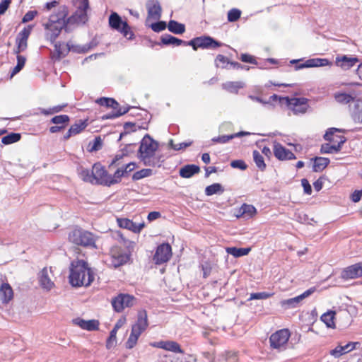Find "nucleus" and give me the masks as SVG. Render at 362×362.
Masks as SVG:
<instances>
[{"label":"nucleus","instance_id":"f257e3e1","mask_svg":"<svg viewBox=\"0 0 362 362\" xmlns=\"http://www.w3.org/2000/svg\"><path fill=\"white\" fill-rule=\"evenodd\" d=\"M69 272V283L74 287L89 286L94 280L93 271L83 259L72 261Z\"/></svg>","mask_w":362,"mask_h":362},{"label":"nucleus","instance_id":"f03ea898","mask_svg":"<svg viewBox=\"0 0 362 362\" xmlns=\"http://www.w3.org/2000/svg\"><path fill=\"white\" fill-rule=\"evenodd\" d=\"M68 14V8L64 6L59 9L57 13L52 14L48 21L43 24L47 30V38L50 42H54L56 40L62 29H64L66 32L69 31L68 23L66 21Z\"/></svg>","mask_w":362,"mask_h":362},{"label":"nucleus","instance_id":"7ed1b4c3","mask_svg":"<svg viewBox=\"0 0 362 362\" xmlns=\"http://www.w3.org/2000/svg\"><path fill=\"white\" fill-rule=\"evenodd\" d=\"M158 148V143L147 134L141 141L137 157L145 166L155 167L157 164L155 154Z\"/></svg>","mask_w":362,"mask_h":362},{"label":"nucleus","instance_id":"20e7f679","mask_svg":"<svg viewBox=\"0 0 362 362\" xmlns=\"http://www.w3.org/2000/svg\"><path fill=\"white\" fill-rule=\"evenodd\" d=\"M68 239L76 245L85 247H96V238L95 235L92 233L81 228H76L70 231Z\"/></svg>","mask_w":362,"mask_h":362},{"label":"nucleus","instance_id":"39448f33","mask_svg":"<svg viewBox=\"0 0 362 362\" xmlns=\"http://www.w3.org/2000/svg\"><path fill=\"white\" fill-rule=\"evenodd\" d=\"M76 1L78 3L76 11L71 16L66 18V21L68 25H83L88 21V16L87 14V11L89 8L88 0Z\"/></svg>","mask_w":362,"mask_h":362},{"label":"nucleus","instance_id":"423d86ee","mask_svg":"<svg viewBox=\"0 0 362 362\" xmlns=\"http://www.w3.org/2000/svg\"><path fill=\"white\" fill-rule=\"evenodd\" d=\"M110 26L119 31L124 37L129 40L134 38V34L131 30L130 26L127 22L122 21L121 17L117 13H112L109 17Z\"/></svg>","mask_w":362,"mask_h":362},{"label":"nucleus","instance_id":"0eeeda50","mask_svg":"<svg viewBox=\"0 0 362 362\" xmlns=\"http://www.w3.org/2000/svg\"><path fill=\"white\" fill-rule=\"evenodd\" d=\"M223 44L216 41L210 36L197 37L187 42V45L192 47L194 50L198 48L202 49H215L222 46Z\"/></svg>","mask_w":362,"mask_h":362},{"label":"nucleus","instance_id":"6e6552de","mask_svg":"<svg viewBox=\"0 0 362 362\" xmlns=\"http://www.w3.org/2000/svg\"><path fill=\"white\" fill-rule=\"evenodd\" d=\"M136 301L134 296L127 293H119L112 298L111 304L116 313H121L127 308L132 307Z\"/></svg>","mask_w":362,"mask_h":362},{"label":"nucleus","instance_id":"1a4fd4ad","mask_svg":"<svg viewBox=\"0 0 362 362\" xmlns=\"http://www.w3.org/2000/svg\"><path fill=\"white\" fill-rule=\"evenodd\" d=\"M290 337V332L288 329H282L273 333L269 337L270 346L275 349L284 347Z\"/></svg>","mask_w":362,"mask_h":362},{"label":"nucleus","instance_id":"9d476101","mask_svg":"<svg viewBox=\"0 0 362 362\" xmlns=\"http://www.w3.org/2000/svg\"><path fill=\"white\" fill-rule=\"evenodd\" d=\"M284 99L286 105L292 109L295 114H303L309 107L308 99L305 98H289L288 97H285Z\"/></svg>","mask_w":362,"mask_h":362},{"label":"nucleus","instance_id":"9b49d317","mask_svg":"<svg viewBox=\"0 0 362 362\" xmlns=\"http://www.w3.org/2000/svg\"><path fill=\"white\" fill-rule=\"evenodd\" d=\"M315 291L316 287H311L298 296L286 300H282L280 302V304L285 309L297 308L303 299L311 296Z\"/></svg>","mask_w":362,"mask_h":362},{"label":"nucleus","instance_id":"f8f14e48","mask_svg":"<svg viewBox=\"0 0 362 362\" xmlns=\"http://www.w3.org/2000/svg\"><path fill=\"white\" fill-rule=\"evenodd\" d=\"M172 256V248L168 243H162L157 247L153 255V261L156 264L167 262Z\"/></svg>","mask_w":362,"mask_h":362},{"label":"nucleus","instance_id":"ddd939ff","mask_svg":"<svg viewBox=\"0 0 362 362\" xmlns=\"http://www.w3.org/2000/svg\"><path fill=\"white\" fill-rule=\"evenodd\" d=\"M300 59H293L291 64H296L295 69L299 70L304 68L321 67L330 64L327 59L313 58L306 60L304 63H300Z\"/></svg>","mask_w":362,"mask_h":362},{"label":"nucleus","instance_id":"4468645a","mask_svg":"<svg viewBox=\"0 0 362 362\" xmlns=\"http://www.w3.org/2000/svg\"><path fill=\"white\" fill-rule=\"evenodd\" d=\"M32 30L31 26L25 27L16 37V42L17 47L13 49L14 54H20V52L26 49L28 47V39L30 35Z\"/></svg>","mask_w":362,"mask_h":362},{"label":"nucleus","instance_id":"2eb2a0df","mask_svg":"<svg viewBox=\"0 0 362 362\" xmlns=\"http://www.w3.org/2000/svg\"><path fill=\"white\" fill-rule=\"evenodd\" d=\"M94 175V184L108 187L109 175L105 168L99 163L93 165Z\"/></svg>","mask_w":362,"mask_h":362},{"label":"nucleus","instance_id":"dca6fc26","mask_svg":"<svg viewBox=\"0 0 362 362\" xmlns=\"http://www.w3.org/2000/svg\"><path fill=\"white\" fill-rule=\"evenodd\" d=\"M344 280L357 279L362 276V262L344 268L340 275Z\"/></svg>","mask_w":362,"mask_h":362},{"label":"nucleus","instance_id":"f3484780","mask_svg":"<svg viewBox=\"0 0 362 362\" xmlns=\"http://www.w3.org/2000/svg\"><path fill=\"white\" fill-rule=\"evenodd\" d=\"M148 18L158 21L161 18L162 7L158 0H148L146 2Z\"/></svg>","mask_w":362,"mask_h":362},{"label":"nucleus","instance_id":"a211bd4d","mask_svg":"<svg viewBox=\"0 0 362 362\" xmlns=\"http://www.w3.org/2000/svg\"><path fill=\"white\" fill-rule=\"evenodd\" d=\"M274 154L275 157L280 160H293L296 158L292 151L278 142H274Z\"/></svg>","mask_w":362,"mask_h":362},{"label":"nucleus","instance_id":"6ab92c4d","mask_svg":"<svg viewBox=\"0 0 362 362\" xmlns=\"http://www.w3.org/2000/svg\"><path fill=\"white\" fill-rule=\"evenodd\" d=\"M148 326L147 312L145 310H141L137 313V320L132 326V329L141 334L147 329Z\"/></svg>","mask_w":362,"mask_h":362},{"label":"nucleus","instance_id":"aec40b11","mask_svg":"<svg viewBox=\"0 0 362 362\" xmlns=\"http://www.w3.org/2000/svg\"><path fill=\"white\" fill-rule=\"evenodd\" d=\"M339 141H337V144H330L328 143L323 144L320 148V152L322 153H338L341 151L342 145L346 142V139L344 136H338Z\"/></svg>","mask_w":362,"mask_h":362},{"label":"nucleus","instance_id":"412c9836","mask_svg":"<svg viewBox=\"0 0 362 362\" xmlns=\"http://www.w3.org/2000/svg\"><path fill=\"white\" fill-rule=\"evenodd\" d=\"M73 323L81 329L88 331H95L99 329V321L97 320H85L80 317L73 320Z\"/></svg>","mask_w":362,"mask_h":362},{"label":"nucleus","instance_id":"4be33fe9","mask_svg":"<svg viewBox=\"0 0 362 362\" xmlns=\"http://www.w3.org/2000/svg\"><path fill=\"white\" fill-rule=\"evenodd\" d=\"M188 41H185L181 39L177 38L169 34L162 35L160 37V42H157L158 45H173V46H180V45H187Z\"/></svg>","mask_w":362,"mask_h":362},{"label":"nucleus","instance_id":"5701e85b","mask_svg":"<svg viewBox=\"0 0 362 362\" xmlns=\"http://www.w3.org/2000/svg\"><path fill=\"white\" fill-rule=\"evenodd\" d=\"M358 344H359V342H349L345 346H337L335 349L331 350L329 354L334 358H339L341 356L355 349Z\"/></svg>","mask_w":362,"mask_h":362},{"label":"nucleus","instance_id":"b1692460","mask_svg":"<svg viewBox=\"0 0 362 362\" xmlns=\"http://www.w3.org/2000/svg\"><path fill=\"white\" fill-rule=\"evenodd\" d=\"M358 59L356 57H349L346 55L337 57L336 58V64L344 69H349L353 67Z\"/></svg>","mask_w":362,"mask_h":362},{"label":"nucleus","instance_id":"393cba45","mask_svg":"<svg viewBox=\"0 0 362 362\" xmlns=\"http://www.w3.org/2000/svg\"><path fill=\"white\" fill-rule=\"evenodd\" d=\"M200 168L194 164H188L180 169L179 174L183 178H189L194 175L199 173Z\"/></svg>","mask_w":362,"mask_h":362},{"label":"nucleus","instance_id":"a878e982","mask_svg":"<svg viewBox=\"0 0 362 362\" xmlns=\"http://www.w3.org/2000/svg\"><path fill=\"white\" fill-rule=\"evenodd\" d=\"M0 297L3 303H8L13 299V291L8 284L4 283L1 285L0 288Z\"/></svg>","mask_w":362,"mask_h":362},{"label":"nucleus","instance_id":"bb28decb","mask_svg":"<svg viewBox=\"0 0 362 362\" xmlns=\"http://www.w3.org/2000/svg\"><path fill=\"white\" fill-rule=\"evenodd\" d=\"M351 117L356 123L362 124V100L355 101L351 110Z\"/></svg>","mask_w":362,"mask_h":362},{"label":"nucleus","instance_id":"cd10ccee","mask_svg":"<svg viewBox=\"0 0 362 362\" xmlns=\"http://www.w3.org/2000/svg\"><path fill=\"white\" fill-rule=\"evenodd\" d=\"M66 46L68 47V50L70 52H73L75 53H86L91 48L95 46V44H93L92 42L83 45H74L71 42H67Z\"/></svg>","mask_w":362,"mask_h":362},{"label":"nucleus","instance_id":"c85d7f7f","mask_svg":"<svg viewBox=\"0 0 362 362\" xmlns=\"http://www.w3.org/2000/svg\"><path fill=\"white\" fill-rule=\"evenodd\" d=\"M77 173L79 177L83 182L94 184L93 168L90 170L89 169L84 168L82 166H79L77 168Z\"/></svg>","mask_w":362,"mask_h":362},{"label":"nucleus","instance_id":"c756f323","mask_svg":"<svg viewBox=\"0 0 362 362\" xmlns=\"http://www.w3.org/2000/svg\"><path fill=\"white\" fill-rule=\"evenodd\" d=\"M39 281L40 286L47 291L51 290L54 286V283L49 279L48 272L46 268L42 269L40 272L39 276Z\"/></svg>","mask_w":362,"mask_h":362},{"label":"nucleus","instance_id":"7c9ffc66","mask_svg":"<svg viewBox=\"0 0 362 362\" xmlns=\"http://www.w3.org/2000/svg\"><path fill=\"white\" fill-rule=\"evenodd\" d=\"M314 161L313 170L314 172L322 171L329 163L330 160L327 158L315 157L313 159Z\"/></svg>","mask_w":362,"mask_h":362},{"label":"nucleus","instance_id":"2f4dec72","mask_svg":"<svg viewBox=\"0 0 362 362\" xmlns=\"http://www.w3.org/2000/svg\"><path fill=\"white\" fill-rule=\"evenodd\" d=\"M168 29L174 34L181 35L185 32V25L175 20H170L168 23Z\"/></svg>","mask_w":362,"mask_h":362},{"label":"nucleus","instance_id":"473e14b6","mask_svg":"<svg viewBox=\"0 0 362 362\" xmlns=\"http://www.w3.org/2000/svg\"><path fill=\"white\" fill-rule=\"evenodd\" d=\"M226 252L229 255H233L235 257H240L248 255L251 251L250 247H230L226 249Z\"/></svg>","mask_w":362,"mask_h":362},{"label":"nucleus","instance_id":"72a5a7b5","mask_svg":"<svg viewBox=\"0 0 362 362\" xmlns=\"http://www.w3.org/2000/svg\"><path fill=\"white\" fill-rule=\"evenodd\" d=\"M336 312L333 310H328L321 316V320L329 328H335L334 316Z\"/></svg>","mask_w":362,"mask_h":362},{"label":"nucleus","instance_id":"f704fd0d","mask_svg":"<svg viewBox=\"0 0 362 362\" xmlns=\"http://www.w3.org/2000/svg\"><path fill=\"white\" fill-rule=\"evenodd\" d=\"M129 259V256L127 254L122 253L117 256L112 255L111 257V265L115 268H117L126 264Z\"/></svg>","mask_w":362,"mask_h":362},{"label":"nucleus","instance_id":"c9c22d12","mask_svg":"<svg viewBox=\"0 0 362 362\" xmlns=\"http://www.w3.org/2000/svg\"><path fill=\"white\" fill-rule=\"evenodd\" d=\"M96 103L101 106L111 107L113 110H117L119 107V103L111 98H100L96 100Z\"/></svg>","mask_w":362,"mask_h":362},{"label":"nucleus","instance_id":"e433bc0d","mask_svg":"<svg viewBox=\"0 0 362 362\" xmlns=\"http://www.w3.org/2000/svg\"><path fill=\"white\" fill-rule=\"evenodd\" d=\"M343 132V130L341 129H337L334 127L329 128L327 130L326 133L323 136L324 139L329 142L337 143V141H339V139L337 136H340L341 135H334V134L336 132Z\"/></svg>","mask_w":362,"mask_h":362},{"label":"nucleus","instance_id":"4c0bfd02","mask_svg":"<svg viewBox=\"0 0 362 362\" xmlns=\"http://www.w3.org/2000/svg\"><path fill=\"white\" fill-rule=\"evenodd\" d=\"M141 129V127L139 125H137L136 123L131 122H125L124 124V131L120 134L118 141H120L122 137L127 135L128 134H130L131 132H134L137 129Z\"/></svg>","mask_w":362,"mask_h":362},{"label":"nucleus","instance_id":"58836bf2","mask_svg":"<svg viewBox=\"0 0 362 362\" xmlns=\"http://www.w3.org/2000/svg\"><path fill=\"white\" fill-rule=\"evenodd\" d=\"M223 192L224 188L219 183H214L205 188V194L206 196H211L215 194H222Z\"/></svg>","mask_w":362,"mask_h":362},{"label":"nucleus","instance_id":"ea45409f","mask_svg":"<svg viewBox=\"0 0 362 362\" xmlns=\"http://www.w3.org/2000/svg\"><path fill=\"white\" fill-rule=\"evenodd\" d=\"M126 175L123 171V168H118L114 173L113 175H109L108 187L119 183L121 181L122 177H125Z\"/></svg>","mask_w":362,"mask_h":362},{"label":"nucleus","instance_id":"a19ab883","mask_svg":"<svg viewBox=\"0 0 362 362\" xmlns=\"http://www.w3.org/2000/svg\"><path fill=\"white\" fill-rule=\"evenodd\" d=\"M253 160L259 168V170L264 171L266 169V164L262 154L257 150H254L252 152Z\"/></svg>","mask_w":362,"mask_h":362},{"label":"nucleus","instance_id":"79ce46f5","mask_svg":"<svg viewBox=\"0 0 362 362\" xmlns=\"http://www.w3.org/2000/svg\"><path fill=\"white\" fill-rule=\"evenodd\" d=\"M141 334L136 332L135 330H131L130 335L127 339V341L125 343V346L128 349H133L138 341L139 337H140Z\"/></svg>","mask_w":362,"mask_h":362},{"label":"nucleus","instance_id":"37998d69","mask_svg":"<svg viewBox=\"0 0 362 362\" xmlns=\"http://www.w3.org/2000/svg\"><path fill=\"white\" fill-rule=\"evenodd\" d=\"M244 87V83L240 81L227 82L223 84V88L231 92L237 93L238 90Z\"/></svg>","mask_w":362,"mask_h":362},{"label":"nucleus","instance_id":"c03bdc74","mask_svg":"<svg viewBox=\"0 0 362 362\" xmlns=\"http://www.w3.org/2000/svg\"><path fill=\"white\" fill-rule=\"evenodd\" d=\"M21 135L19 133H10L1 139V142L4 145H9L20 141Z\"/></svg>","mask_w":362,"mask_h":362},{"label":"nucleus","instance_id":"a18cd8bd","mask_svg":"<svg viewBox=\"0 0 362 362\" xmlns=\"http://www.w3.org/2000/svg\"><path fill=\"white\" fill-rule=\"evenodd\" d=\"M88 123L86 120H78L77 122L74 124L69 128L74 135H76L81 132L86 127Z\"/></svg>","mask_w":362,"mask_h":362},{"label":"nucleus","instance_id":"49530a36","mask_svg":"<svg viewBox=\"0 0 362 362\" xmlns=\"http://www.w3.org/2000/svg\"><path fill=\"white\" fill-rule=\"evenodd\" d=\"M241 216H245L247 218L252 217L256 213V209L250 204H243L240 209Z\"/></svg>","mask_w":362,"mask_h":362},{"label":"nucleus","instance_id":"de8ad7c7","mask_svg":"<svg viewBox=\"0 0 362 362\" xmlns=\"http://www.w3.org/2000/svg\"><path fill=\"white\" fill-rule=\"evenodd\" d=\"M152 170L149 168H145L135 172L132 175L133 180H139L142 178L149 177L152 175Z\"/></svg>","mask_w":362,"mask_h":362},{"label":"nucleus","instance_id":"09e8293b","mask_svg":"<svg viewBox=\"0 0 362 362\" xmlns=\"http://www.w3.org/2000/svg\"><path fill=\"white\" fill-rule=\"evenodd\" d=\"M165 350L176 354H184L180 345L175 341H167Z\"/></svg>","mask_w":362,"mask_h":362},{"label":"nucleus","instance_id":"8fccbe9b","mask_svg":"<svg viewBox=\"0 0 362 362\" xmlns=\"http://www.w3.org/2000/svg\"><path fill=\"white\" fill-rule=\"evenodd\" d=\"M69 122V117L66 115L54 116L51 119V122L57 125H66Z\"/></svg>","mask_w":362,"mask_h":362},{"label":"nucleus","instance_id":"3c124183","mask_svg":"<svg viewBox=\"0 0 362 362\" xmlns=\"http://www.w3.org/2000/svg\"><path fill=\"white\" fill-rule=\"evenodd\" d=\"M335 100L340 103L347 104L354 100V98L347 93H337L335 94Z\"/></svg>","mask_w":362,"mask_h":362},{"label":"nucleus","instance_id":"603ef678","mask_svg":"<svg viewBox=\"0 0 362 362\" xmlns=\"http://www.w3.org/2000/svg\"><path fill=\"white\" fill-rule=\"evenodd\" d=\"M117 332L115 329H112L110 333V336L106 341V348L110 349L114 347L116 344V335Z\"/></svg>","mask_w":362,"mask_h":362},{"label":"nucleus","instance_id":"864d4df0","mask_svg":"<svg viewBox=\"0 0 362 362\" xmlns=\"http://www.w3.org/2000/svg\"><path fill=\"white\" fill-rule=\"evenodd\" d=\"M241 11L238 8H232L228 13V21L229 22H235L240 18Z\"/></svg>","mask_w":362,"mask_h":362},{"label":"nucleus","instance_id":"5fc2aeb1","mask_svg":"<svg viewBox=\"0 0 362 362\" xmlns=\"http://www.w3.org/2000/svg\"><path fill=\"white\" fill-rule=\"evenodd\" d=\"M150 27L154 32L159 33L164 30L168 27V24L165 21L158 20V21L153 23Z\"/></svg>","mask_w":362,"mask_h":362},{"label":"nucleus","instance_id":"6e6d98bb","mask_svg":"<svg viewBox=\"0 0 362 362\" xmlns=\"http://www.w3.org/2000/svg\"><path fill=\"white\" fill-rule=\"evenodd\" d=\"M117 223L120 228L130 230H132V228L134 226V222L132 221L124 218H117Z\"/></svg>","mask_w":362,"mask_h":362},{"label":"nucleus","instance_id":"4d7b16f0","mask_svg":"<svg viewBox=\"0 0 362 362\" xmlns=\"http://www.w3.org/2000/svg\"><path fill=\"white\" fill-rule=\"evenodd\" d=\"M229 62L230 61L228 59V58L222 54H218L215 59L216 66L218 67L219 63H221V68L223 69H227V65L229 64Z\"/></svg>","mask_w":362,"mask_h":362},{"label":"nucleus","instance_id":"13d9d810","mask_svg":"<svg viewBox=\"0 0 362 362\" xmlns=\"http://www.w3.org/2000/svg\"><path fill=\"white\" fill-rule=\"evenodd\" d=\"M271 296L272 294L267 292L252 293L248 300L267 299Z\"/></svg>","mask_w":362,"mask_h":362},{"label":"nucleus","instance_id":"bf43d9fd","mask_svg":"<svg viewBox=\"0 0 362 362\" xmlns=\"http://www.w3.org/2000/svg\"><path fill=\"white\" fill-rule=\"evenodd\" d=\"M102 146H103V141H102L100 136H96L93 139V144L90 146V148L89 151L90 152L97 151L100 150L102 148Z\"/></svg>","mask_w":362,"mask_h":362},{"label":"nucleus","instance_id":"052dcab7","mask_svg":"<svg viewBox=\"0 0 362 362\" xmlns=\"http://www.w3.org/2000/svg\"><path fill=\"white\" fill-rule=\"evenodd\" d=\"M233 136L230 135H221L212 138L211 141L214 143L226 144L233 139Z\"/></svg>","mask_w":362,"mask_h":362},{"label":"nucleus","instance_id":"680f3d73","mask_svg":"<svg viewBox=\"0 0 362 362\" xmlns=\"http://www.w3.org/2000/svg\"><path fill=\"white\" fill-rule=\"evenodd\" d=\"M230 166L233 168H238L242 170L247 169V165L243 160H234L230 162Z\"/></svg>","mask_w":362,"mask_h":362},{"label":"nucleus","instance_id":"e2e57ef3","mask_svg":"<svg viewBox=\"0 0 362 362\" xmlns=\"http://www.w3.org/2000/svg\"><path fill=\"white\" fill-rule=\"evenodd\" d=\"M131 145H132V144H127L126 146L123 149H122V153L121 154H117V155L115 156V158L111 162L110 166L115 165L117 163V161H118L120 159H122L124 156H127L128 153H129V152L127 151V147L131 146Z\"/></svg>","mask_w":362,"mask_h":362},{"label":"nucleus","instance_id":"0e129e2a","mask_svg":"<svg viewBox=\"0 0 362 362\" xmlns=\"http://www.w3.org/2000/svg\"><path fill=\"white\" fill-rule=\"evenodd\" d=\"M37 14V11H29L23 17L22 22L27 23L32 21Z\"/></svg>","mask_w":362,"mask_h":362},{"label":"nucleus","instance_id":"69168bd1","mask_svg":"<svg viewBox=\"0 0 362 362\" xmlns=\"http://www.w3.org/2000/svg\"><path fill=\"white\" fill-rule=\"evenodd\" d=\"M301 185L303 187L304 192L306 194H311L312 193V187L308 180L305 178L301 180Z\"/></svg>","mask_w":362,"mask_h":362},{"label":"nucleus","instance_id":"338daca9","mask_svg":"<svg viewBox=\"0 0 362 362\" xmlns=\"http://www.w3.org/2000/svg\"><path fill=\"white\" fill-rule=\"evenodd\" d=\"M240 59L243 62L250 63V64H257V62L253 58V57L250 55V54H242L241 57H240Z\"/></svg>","mask_w":362,"mask_h":362},{"label":"nucleus","instance_id":"774afa93","mask_svg":"<svg viewBox=\"0 0 362 362\" xmlns=\"http://www.w3.org/2000/svg\"><path fill=\"white\" fill-rule=\"evenodd\" d=\"M11 0H2L0 2V15L4 14L9 7Z\"/></svg>","mask_w":362,"mask_h":362}]
</instances>
